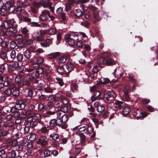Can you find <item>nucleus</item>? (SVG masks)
Returning <instances> with one entry per match:
<instances>
[{
    "instance_id": "1",
    "label": "nucleus",
    "mask_w": 158,
    "mask_h": 158,
    "mask_svg": "<svg viewBox=\"0 0 158 158\" xmlns=\"http://www.w3.org/2000/svg\"><path fill=\"white\" fill-rule=\"evenodd\" d=\"M30 3L28 0H17L16 3V14L20 16L24 12L22 8H25L29 6Z\"/></svg>"
},
{
    "instance_id": "2",
    "label": "nucleus",
    "mask_w": 158,
    "mask_h": 158,
    "mask_svg": "<svg viewBox=\"0 0 158 158\" xmlns=\"http://www.w3.org/2000/svg\"><path fill=\"white\" fill-rule=\"evenodd\" d=\"M15 0H10L6 2L4 7L10 13H15L16 9L15 10Z\"/></svg>"
},
{
    "instance_id": "3",
    "label": "nucleus",
    "mask_w": 158,
    "mask_h": 158,
    "mask_svg": "<svg viewBox=\"0 0 158 158\" xmlns=\"http://www.w3.org/2000/svg\"><path fill=\"white\" fill-rule=\"evenodd\" d=\"M81 149V146H75L74 148L69 151L67 155L69 158H76L77 156L80 152Z\"/></svg>"
},
{
    "instance_id": "4",
    "label": "nucleus",
    "mask_w": 158,
    "mask_h": 158,
    "mask_svg": "<svg viewBox=\"0 0 158 158\" xmlns=\"http://www.w3.org/2000/svg\"><path fill=\"white\" fill-rule=\"evenodd\" d=\"M106 102L107 103H114L116 97V94L112 90L109 91L106 93Z\"/></svg>"
},
{
    "instance_id": "5",
    "label": "nucleus",
    "mask_w": 158,
    "mask_h": 158,
    "mask_svg": "<svg viewBox=\"0 0 158 158\" xmlns=\"http://www.w3.org/2000/svg\"><path fill=\"white\" fill-rule=\"evenodd\" d=\"M9 123L8 125L5 124L2 127V134L4 136H6L9 133V130H12V131H14V129L11 126H10Z\"/></svg>"
},
{
    "instance_id": "6",
    "label": "nucleus",
    "mask_w": 158,
    "mask_h": 158,
    "mask_svg": "<svg viewBox=\"0 0 158 158\" xmlns=\"http://www.w3.org/2000/svg\"><path fill=\"white\" fill-rule=\"evenodd\" d=\"M38 144L40 145L42 147H44L48 144V140L47 137L44 135L41 136L37 140Z\"/></svg>"
},
{
    "instance_id": "7",
    "label": "nucleus",
    "mask_w": 158,
    "mask_h": 158,
    "mask_svg": "<svg viewBox=\"0 0 158 158\" xmlns=\"http://www.w3.org/2000/svg\"><path fill=\"white\" fill-rule=\"evenodd\" d=\"M49 10H44L41 13L39 18L41 21H45L48 18V17L50 14Z\"/></svg>"
},
{
    "instance_id": "8",
    "label": "nucleus",
    "mask_w": 158,
    "mask_h": 158,
    "mask_svg": "<svg viewBox=\"0 0 158 158\" xmlns=\"http://www.w3.org/2000/svg\"><path fill=\"white\" fill-rule=\"evenodd\" d=\"M42 33L40 31H39L32 35L33 39L37 41H42L43 38L42 35Z\"/></svg>"
},
{
    "instance_id": "9",
    "label": "nucleus",
    "mask_w": 158,
    "mask_h": 158,
    "mask_svg": "<svg viewBox=\"0 0 158 158\" xmlns=\"http://www.w3.org/2000/svg\"><path fill=\"white\" fill-rule=\"evenodd\" d=\"M15 103L16 104L15 106L20 110L24 109L26 106L25 104L23 101L22 100H17Z\"/></svg>"
},
{
    "instance_id": "10",
    "label": "nucleus",
    "mask_w": 158,
    "mask_h": 158,
    "mask_svg": "<svg viewBox=\"0 0 158 158\" xmlns=\"http://www.w3.org/2000/svg\"><path fill=\"white\" fill-rule=\"evenodd\" d=\"M100 63L101 64H106L107 65L114 64H115V61L111 59H108L105 60L103 58H101L100 59Z\"/></svg>"
},
{
    "instance_id": "11",
    "label": "nucleus",
    "mask_w": 158,
    "mask_h": 158,
    "mask_svg": "<svg viewBox=\"0 0 158 158\" xmlns=\"http://www.w3.org/2000/svg\"><path fill=\"white\" fill-rule=\"evenodd\" d=\"M64 38L66 42L70 46H73L75 44L76 41L75 40L69 37V35H65Z\"/></svg>"
},
{
    "instance_id": "12",
    "label": "nucleus",
    "mask_w": 158,
    "mask_h": 158,
    "mask_svg": "<svg viewBox=\"0 0 158 158\" xmlns=\"http://www.w3.org/2000/svg\"><path fill=\"white\" fill-rule=\"evenodd\" d=\"M19 110L15 106L11 107V112L14 116L15 117H17L20 115V113L19 111Z\"/></svg>"
},
{
    "instance_id": "13",
    "label": "nucleus",
    "mask_w": 158,
    "mask_h": 158,
    "mask_svg": "<svg viewBox=\"0 0 158 158\" xmlns=\"http://www.w3.org/2000/svg\"><path fill=\"white\" fill-rule=\"evenodd\" d=\"M10 27V25L9 24V22H7V21H4L0 25V29H1L4 32V31L8 28Z\"/></svg>"
},
{
    "instance_id": "14",
    "label": "nucleus",
    "mask_w": 158,
    "mask_h": 158,
    "mask_svg": "<svg viewBox=\"0 0 158 158\" xmlns=\"http://www.w3.org/2000/svg\"><path fill=\"white\" fill-rule=\"evenodd\" d=\"M113 104H115V107L116 108H118L119 110L122 109L125 105V103L123 102L118 100L115 101Z\"/></svg>"
},
{
    "instance_id": "15",
    "label": "nucleus",
    "mask_w": 158,
    "mask_h": 158,
    "mask_svg": "<svg viewBox=\"0 0 158 158\" xmlns=\"http://www.w3.org/2000/svg\"><path fill=\"white\" fill-rule=\"evenodd\" d=\"M41 5L44 8L47 7L50 5L52 3L50 2V0H41L40 1Z\"/></svg>"
},
{
    "instance_id": "16",
    "label": "nucleus",
    "mask_w": 158,
    "mask_h": 158,
    "mask_svg": "<svg viewBox=\"0 0 158 158\" xmlns=\"http://www.w3.org/2000/svg\"><path fill=\"white\" fill-rule=\"evenodd\" d=\"M31 116L36 121L41 120L42 118V116L41 115L38 113H32L31 114Z\"/></svg>"
},
{
    "instance_id": "17",
    "label": "nucleus",
    "mask_w": 158,
    "mask_h": 158,
    "mask_svg": "<svg viewBox=\"0 0 158 158\" xmlns=\"http://www.w3.org/2000/svg\"><path fill=\"white\" fill-rule=\"evenodd\" d=\"M67 69L68 71V73H69L72 71L74 69V65L72 62H69L66 64V65Z\"/></svg>"
},
{
    "instance_id": "18",
    "label": "nucleus",
    "mask_w": 158,
    "mask_h": 158,
    "mask_svg": "<svg viewBox=\"0 0 158 158\" xmlns=\"http://www.w3.org/2000/svg\"><path fill=\"white\" fill-rule=\"evenodd\" d=\"M39 75L36 71L34 72L31 74V77L28 78L30 81H31L34 79L38 78L39 77Z\"/></svg>"
},
{
    "instance_id": "19",
    "label": "nucleus",
    "mask_w": 158,
    "mask_h": 158,
    "mask_svg": "<svg viewBox=\"0 0 158 158\" xmlns=\"http://www.w3.org/2000/svg\"><path fill=\"white\" fill-rule=\"evenodd\" d=\"M131 111V109L128 106H126L123 110V113L124 116L127 115Z\"/></svg>"
},
{
    "instance_id": "20",
    "label": "nucleus",
    "mask_w": 158,
    "mask_h": 158,
    "mask_svg": "<svg viewBox=\"0 0 158 158\" xmlns=\"http://www.w3.org/2000/svg\"><path fill=\"white\" fill-rule=\"evenodd\" d=\"M49 136L53 140L59 141L60 140V136L57 134H51Z\"/></svg>"
},
{
    "instance_id": "21",
    "label": "nucleus",
    "mask_w": 158,
    "mask_h": 158,
    "mask_svg": "<svg viewBox=\"0 0 158 158\" xmlns=\"http://www.w3.org/2000/svg\"><path fill=\"white\" fill-rule=\"evenodd\" d=\"M78 135L80 138L81 142L82 143H84L86 140V137L85 135L83 133H79L78 134Z\"/></svg>"
},
{
    "instance_id": "22",
    "label": "nucleus",
    "mask_w": 158,
    "mask_h": 158,
    "mask_svg": "<svg viewBox=\"0 0 158 158\" xmlns=\"http://www.w3.org/2000/svg\"><path fill=\"white\" fill-rule=\"evenodd\" d=\"M57 72L61 75H64L67 73V72L64 71L63 67L62 66H59L57 70Z\"/></svg>"
},
{
    "instance_id": "23",
    "label": "nucleus",
    "mask_w": 158,
    "mask_h": 158,
    "mask_svg": "<svg viewBox=\"0 0 158 158\" xmlns=\"http://www.w3.org/2000/svg\"><path fill=\"white\" fill-rule=\"evenodd\" d=\"M8 144L9 146H11L13 147H16L18 144V141L16 139H13L9 141Z\"/></svg>"
},
{
    "instance_id": "24",
    "label": "nucleus",
    "mask_w": 158,
    "mask_h": 158,
    "mask_svg": "<svg viewBox=\"0 0 158 158\" xmlns=\"http://www.w3.org/2000/svg\"><path fill=\"white\" fill-rule=\"evenodd\" d=\"M75 15L77 17H80L82 15V12L78 9H75L73 11Z\"/></svg>"
},
{
    "instance_id": "25",
    "label": "nucleus",
    "mask_w": 158,
    "mask_h": 158,
    "mask_svg": "<svg viewBox=\"0 0 158 158\" xmlns=\"http://www.w3.org/2000/svg\"><path fill=\"white\" fill-rule=\"evenodd\" d=\"M67 57L65 56H61L59 58L58 62L60 64L65 63L67 60Z\"/></svg>"
},
{
    "instance_id": "26",
    "label": "nucleus",
    "mask_w": 158,
    "mask_h": 158,
    "mask_svg": "<svg viewBox=\"0 0 158 158\" xmlns=\"http://www.w3.org/2000/svg\"><path fill=\"white\" fill-rule=\"evenodd\" d=\"M4 39L3 38V43L1 44H2L3 47H7L8 46L9 44V41L10 39L8 37H4Z\"/></svg>"
},
{
    "instance_id": "27",
    "label": "nucleus",
    "mask_w": 158,
    "mask_h": 158,
    "mask_svg": "<svg viewBox=\"0 0 158 158\" xmlns=\"http://www.w3.org/2000/svg\"><path fill=\"white\" fill-rule=\"evenodd\" d=\"M7 147L6 146H2L0 148V158H2V155L5 154V149H7Z\"/></svg>"
},
{
    "instance_id": "28",
    "label": "nucleus",
    "mask_w": 158,
    "mask_h": 158,
    "mask_svg": "<svg viewBox=\"0 0 158 158\" xmlns=\"http://www.w3.org/2000/svg\"><path fill=\"white\" fill-rule=\"evenodd\" d=\"M22 32L25 36L27 37L29 34V31L26 27L22 28Z\"/></svg>"
},
{
    "instance_id": "29",
    "label": "nucleus",
    "mask_w": 158,
    "mask_h": 158,
    "mask_svg": "<svg viewBox=\"0 0 158 158\" xmlns=\"http://www.w3.org/2000/svg\"><path fill=\"white\" fill-rule=\"evenodd\" d=\"M50 127L49 129L52 130L55 125H56V119H51L49 122Z\"/></svg>"
},
{
    "instance_id": "30",
    "label": "nucleus",
    "mask_w": 158,
    "mask_h": 158,
    "mask_svg": "<svg viewBox=\"0 0 158 158\" xmlns=\"http://www.w3.org/2000/svg\"><path fill=\"white\" fill-rule=\"evenodd\" d=\"M110 82V80L108 78H103L102 81L99 82L97 83V84L98 85H105L109 83Z\"/></svg>"
},
{
    "instance_id": "31",
    "label": "nucleus",
    "mask_w": 158,
    "mask_h": 158,
    "mask_svg": "<svg viewBox=\"0 0 158 158\" xmlns=\"http://www.w3.org/2000/svg\"><path fill=\"white\" fill-rule=\"evenodd\" d=\"M6 65L8 73H11L15 70V68L11 64H6Z\"/></svg>"
},
{
    "instance_id": "32",
    "label": "nucleus",
    "mask_w": 158,
    "mask_h": 158,
    "mask_svg": "<svg viewBox=\"0 0 158 158\" xmlns=\"http://www.w3.org/2000/svg\"><path fill=\"white\" fill-rule=\"evenodd\" d=\"M39 131L42 134H46L48 132L49 129L47 127L44 126L39 130Z\"/></svg>"
},
{
    "instance_id": "33",
    "label": "nucleus",
    "mask_w": 158,
    "mask_h": 158,
    "mask_svg": "<svg viewBox=\"0 0 158 158\" xmlns=\"http://www.w3.org/2000/svg\"><path fill=\"white\" fill-rule=\"evenodd\" d=\"M60 54V53L58 52L52 53L48 55L50 56V58H55L57 56H59Z\"/></svg>"
},
{
    "instance_id": "34",
    "label": "nucleus",
    "mask_w": 158,
    "mask_h": 158,
    "mask_svg": "<svg viewBox=\"0 0 158 158\" xmlns=\"http://www.w3.org/2000/svg\"><path fill=\"white\" fill-rule=\"evenodd\" d=\"M0 57L5 61L8 60L7 54L5 52H2L0 55Z\"/></svg>"
},
{
    "instance_id": "35",
    "label": "nucleus",
    "mask_w": 158,
    "mask_h": 158,
    "mask_svg": "<svg viewBox=\"0 0 158 158\" xmlns=\"http://www.w3.org/2000/svg\"><path fill=\"white\" fill-rule=\"evenodd\" d=\"M65 35H69V37H70L72 36L74 38H77V40L78 39L77 38L79 35L78 34L77 32H74L73 31L71 32L70 34H67Z\"/></svg>"
},
{
    "instance_id": "36",
    "label": "nucleus",
    "mask_w": 158,
    "mask_h": 158,
    "mask_svg": "<svg viewBox=\"0 0 158 158\" xmlns=\"http://www.w3.org/2000/svg\"><path fill=\"white\" fill-rule=\"evenodd\" d=\"M48 33L50 35H53L56 33V30L54 28L51 27L49 29Z\"/></svg>"
},
{
    "instance_id": "37",
    "label": "nucleus",
    "mask_w": 158,
    "mask_h": 158,
    "mask_svg": "<svg viewBox=\"0 0 158 158\" xmlns=\"http://www.w3.org/2000/svg\"><path fill=\"white\" fill-rule=\"evenodd\" d=\"M10 56L11 59L14 60L16 58V52L15 50H12L10 53Z\"/></svg>"
},
{
    "instance_id": "38",
    "label": "nucleus",
    "mask_w": 158,
    "mask_h": 158,
    "mask_svg": "<svg viewBox=\"0 0 158 158\" xmlns=\"http://www.w3.org/2000/svg\"><path fill=\"white\" fill-rule=\"evenodd\" d=\"M17 60L19 62H22L23 58V54L20 53H19L16 56Z\"/></svg>"
},
{
    "instance_id": "39",
    "label": "nucleus",
    "mask_w": 158,
    "mask_h": 158,
    "mask_svg": "<svg viewBox=\"0 0 158 158\" xmlns=\"http://www.w3.org/2000/svg\"><path fill=\"white\" fill-rule=\"evenodd\" d=\"M61 119L63 123H66L69 119L68 115L66 114L63 115Z\"/></svg>"
},
{
    "instance_id": "40",
    "label": "nucleus",
    "mask_w": 158,
    "mask_h": 158,
    "mask_svg": "<svg viewBox=\"0 0 158 158\" xmlns=\"http://www.w3.org/2000/svg\"><path fill=\"white\" fill-rule=\"evenodd\" d=\"M64 96L63 95V93L61 92H58L55 95L56 98L59 99L61 100L64 98Z\"/></svg>"
},
{
    "instance_id": "41",
    "label": "nucleus",
    "mask_w": 158,
    "mask_h": 158,
    "mask_svg": "<svg viewBox=\"0 0 158 158\" xmlns=\"http://www.w3.org/2000/svg\"><path fill=\"white\" fill-rule=\"evenodd\" d=\"M24 56L27 59H29L31 57V54L28 50H26L23 52Z\"/></svg>"
},
{
    "instance_id": "42",
    "label": "nucleus",
    "mask_w": 158,
    "mask_h": 158,
    "mask_svg": "<svg viewBox=\"0 0 158 158\" xmlns=\"http://www.w3.org/2000/svg\"><path fill=\"white\" fill-rule=\"evenodd\" d=\"M16 147V150L17 151H20L23 150L24 147V146L22 144H18Z\"/></svg>"
},
{
    "instance_id": "43",
    "label": "nucleus",
    "mask_w": 158,
    "mask_h": 158,
    "mask_svg": "<svg viewBox=\"0 0 158 158\" xmlns=\"http://www.w3.org/2000/svg\"><path fill=\"white\" fill-rule=\"evenodd\" d=\"M86 130L87 133L89 135L92 133L94 131L93 128L91 126H87Z\"/></svg>"
},
{
    "instance_id": "44",
    "label": "nucleus",
    "mask_w": 158,
    "mask_h": 158,
    "mask_svg": "<svg viewBox=\"0 0 158 158\" xmlns=\"http://www.w3.org/2000/svg\"><path fill=\"white\" fill-rule=\"evenodd\" d=\"M9 156L11 158H15L16 155V153L15 150H12L9 153Z\"/></svg>"
},
{
    "instance_id": "45",
    "label": "nucleus",
    "mask_w": 158,
    "mask_h": 158,
    "mask_svg": "<svg viewBox=\"0 0 158 158\" xmlns=\"http://www.w3.org/2000/svg\"><path fill=\"white\" fill-rule=\"evenodd\" d=\"M36 62L38 64H40L44 62V59L41 56H38L36 58Z\"/></svg>"
},
{
    "instance_id": "46",
    "label": "nucleus",
    "mask_w": 158,
    "mask_h": 158,
    "mask_svg": "<svg viewBox=\"0 0 158 158\" xmlns=\"http://www.w3.org/2000/svg\"><path fill=\"white\" fill-rule=\"evenodd\" d=\"M30 25L31 27H41V24L38 23L34 22H32L31 23Z\"/></svg>"
},
{
    "instance_id": "47",
    "label": "nucleus",
    "mask_w": 158,
    "mask_h": 158,
    "mask_svg": "<svg viewBox=\"0 0 158 158\" xmlns=\"http://www.w3.org/2000/svg\"><path fill=\"white\" fill-rule=\"evenodd\" d=\"M54 90L53 89L49 87H47L44 89V91L47 93H52Z\"/></svg>"
},
{
    "instance_id": "48",
    "label": "nucleus",
    "mask_w": 158,
    "mask_h": 158,
    "mask_svg": "<svg viewBox=\"0 0 158 158\" xmlns=\"http://www.w3.org/2000/svg\"><path fill=\"white\" fill-rule=\"evenodd\" d=\"M55 79L57 81V83L61 86L64 85V83L62 79L60 78L56 77Z\"/></svg>"
},
{
    "instance_id": "49",
    "label": "nucleus",
    "mask_w": 158,
    "mask_h": 158,
    "mask_svg": "<svg viewBox=\"0 0 158 158\" xmlns=\"http://www.w3.org/2000/svg\"><path fill=\"white\" fill-rule=\"evenodd\" d=\"M96 109L98 112L100 113H101L104 111L105 109V107L103 105H100V106H99Z\"/></svg>"
},
{
    "instance_id": "50",
    "label": "nucleus",
    "mask_w": 158,
    "mask_h": 158,
    "mask_svg": "<svg viewBox=\"0 0 158 158\" xmlns=\"http://www.w3.org/2000/svg\"><path fill=\"white\" fill-rule=\"evenodd\" d=\"M3 32L5 33L7 36H10L12 35V34L11 32V30H10V27L5 31H4Z\"/></svg>"
},
{
    "instance_id": "51",
    "label": "nucleus",
    "mask_w": 158,
    "mask_h": 158,
    "mask_svg": "<svg viewBox=\"0 0 158 158\" xmlns=\"http://www.w3.org/2000/svg\"><path fill=\"white\" fill-rule=\"evenodd\" d=\"M15 118L11 114H9L7 115L6 117V119L7 121H10L13 120V119Z\"/></svg>"
},
{
    "instance_id": "52",
    "label": "nucleus",
    "mask_w": 158,
    "mask_h": 158,
    "mask_svg": "<svg viewBox=\"0 0 158 158\" xmlns=\"http://www.w3.org/2000/svg\"><path fill=\"white\" fill-rule=\"evenodd\" d=\"M12 93L14 96H18L19 95L20 91L19 89H15L12 92Z\"/></svg>"
},
{
    "instance_id": "53",
    "label": "nucleus",
    "mask_w": 158,
    "mask_h": 158,
    "mask_svg": "<svg viewBox=\"0 0 158 158\" xmlns=\"http://www.w3.org/2000/svg\"><path fill=\"white\" fill-rule=\"evenodd\" d=\"M23 20L26 23H27L28 24L30 25V23H31V19L28 17H23Z\"/></svg>"
},
{
    "instance_id": "54",
    "label": "nucleus",
    "mask_w": 158,
    "mask_h": 158,
    "mask_svg": "<svg viewBox=\"0 0 158 158\" xmlns=\"http://www.w3.org/2000/svg\"><path fill=\"white\" fill-rule=\"evenodd\" d=\"M31 114V111L30 110L27 111L25 113H22L21 114V117L23 118H25L27 116L30 115Z\"/></svg>"
},
{
    "instance_id": "55",
    "label": "nucleus",
    "mask_w": 158,
    "mask_h": 158,
    "mask_svg": "<svg viewBox=\"0 0 158 158\" xmlns=\"http://www.w3.org/2000/svg\"><path fill=\"white\" fill-rule=\"evenodd\" d=\"M14 38L16 40H20L22 39L23 36L21 34H17L14 36Z\"/></svg>"
},
{
    "instance_id": "56",
    "label": "nucleus",
    "mask_w": 158,
    "mask_h": 158,
    "mask_svg": "<svg viewBox=\"0 0 158 158\" xmlns=\"http://www.w3.org/2000/svg\"><path fill=\"white\" fill-rule=\"evenodd\" d=\"M48 98V96H46L45 95L41 94L38 97V98L40 100H43L45 101Z\"/></svg>"
},
{
    "instance_id": "57",
    "label": "nucleus",
    "mask_w": 158,
    "mask_h": 158,
    "mask_svg": "<svg viewBox=\"0 0 158 158\" xmlns=\"http://www.w3.org/2000/svg\"><path fill=\"white\" fill-rule=\"evenodd\" d=\"M29 137V140L31 141L32 142L36 138V135L35 134H31L30 135Z\"/></svg>"
},
{
    "instance_id": "58",
    "label": "nucleus",
    "mask_w": 158,
    "mask_h": 158,
    "mask_svg": "<svg viewBox=\"0 0 158 158\" xmlns=\"http://www.w3.org/2000/svg\"><path fill=\"white\" fill-rule=\"evenodd\" d=\"M0 9V14L2 15H5L7 13L6 12H8L6 9V8L5 9L4 7Z\"/></svg>"
},
{
    "instance_id": "59",
    "label": "nucleus",
    "mask_w": 158,
    "mask_h": 158,
    "mask_svg": "<svg viewBox=\"0 0 158 158\" xmlns=\"http://www.w3.org/2000/svg\"><path fill=\"white\" fill-rule=\"evenodd\" d=\"M99 13L98 11L95 12L94 13V18L98 21L100 19V16L99 15Z\"/></svg>"
},
{
    "instance_id": "60",
    "label": "nucleus",
    "mask_w": 158,
    "mask_h": 158,
    "mask_svg": "<svg viewBox=\"0 0 158 158\" xmlns=\"http://www.w3.org/2000/svg\"><path fill=\"white\" fill-rule=\"evenodd\" d=\"M33 90L31 89H29L27 92V96L30 98H32L33 96Z\"/></svg>"
},
{
    "instance_id": "61",
    "label": "nucleus",
    "mask_w": 158,
    "mask_h": 158,
    "mask_svg": "<svg viewBox=\"0 0 158 158\" xmlns=\"http://www.w3.org/2000/svg\"><path fill=\"white\" fill-rule=\"evenodd\" d=\"M51 152L50 150L47 149L45 150L44 152V157H47L50 155Z\"/></svg>"
},
{
    "instance_id": "62",
    "label": "nucleus",
    "mask_w": 158,
    "mask_h": 158,
    "mask_svg": "<svg viewBox=\"0 0 158 158\" xmlns=\"http://www.w3.org/2000/svg\"><path fill=\"white\" fill-rule=\"evenodd\" d=\"M77 45L80 48H82L84 45L83 41L81 40L77 41L76 42Z\"/></svg>"
},
{
    "instance_id": "63",
    "label": "nucleus",
    "mask_w": 158,
    "mask_h": 158,
    "mask_svg": "<svg viewBox=\"0 0 158 158\" xmlns=\"http://www.w3.org/2000/svg\"><path fill=\"white\" fill-rule=\"evenodd\" d=\"M10 30H11V32H12V34L16 33L18 31L16 27L14 26L10 27Z\"/></svg>"
},
{
    "instance_id": "64",
    "label": "nucleus",
    "mask_w": 158,
    "mask_h": 158,
    "mask_svg": "<svg viewBox=\"0 0 158 158\" xmlns=\"http://www.w3.org/2000/svg\"><path fill=\"white\" fill-rule=\"evenodd\" d=\"M16 44L14 41H12L10 43V46L11 48L14 49L16 46Z\"/></svg>"
}]
</instances>
